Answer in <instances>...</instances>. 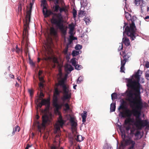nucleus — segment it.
<instances>
[{"label": "nucleus", "instance_id": "f257e3e1", "mask_svg": "<svg viewBox=\"0 0 149 149\" xmlns=\"http://www.w3.org/2000/svg\"><path fill=\"white\" fill-rule=\"evenodd\" d=\"M126 100L128 101L130 107L132 109V113L136 118L135 121L141 120L140 117L142 110L147 109L149 105L148 103L143 102L140 95L136 94L135 97L131 90L126 91Z\"/></svg>", "mask_w": 149, "mask_h": 149}, {"label": "nucleus", "instance_id": "f03ea898", "mask_svg": "<svg viewBox=\"0 0 149 149\" xmlns=\"http://www.w3.org/2000/svg\"><path fill=\"white\" fill-rule=\"evenodd\" d=\"M142 74V72L138 70L137 72L133 75L131 78L126 79L127 84V86L129 88L134 89L135 91V96L140 95V86L139 83L140 77Z\"/></svg>", "mask_w": 149, "mask_h": 149}, {"label": "nucleus", "instance_id": "7ed1b4c3", "mask_svg": "<svg viewBox=\"0 0 149 149\" xmlns=\"http://www.w3.org/2000/svg\"><path fill=\"white\" fill-rule=\"evenodd\" d=\"M66 10L65 8L60 7L59 9L60 13L54 14L51 19L52 23L55 24L58 28L62 34L64 36L66 34L67 29V28H65L64 26V20L61 13L63 11L65 12Z\"/></svg>", "mask_w": 149, "mask_h": 149}, {"label": "nucleus", "instance_id": "20e7f679", "mask_svg": "<svg viewBox=\"0 0 149 149\" xmlns=\"http://www.w3.org/2000/svg\"><path fill=\"white\" fill-rule=\"evenodd\" d=\"M137 18L135 16H133L132 18H131V19L130 20L132 23L130 24L129 26H127L126 27L125 31L123 32V34L124 33H126L128 36L130 37V39L132 40H134L136 36L135 33L136 28L134 21Z\"/></svg>", "mask_w": 149, "mask_h": 149}, {"label": "nucleus", "instance_id": "39448f33", "mask_svg": "<svg viewBox=\"0 0 149 149\" xmlns=\"http://www.w3.org/2000/svg\"><path fill=\"white\" fill-rule=\"evenodd\" d=\"M30 9L26 12V15L25 17V21H24V29L22 34V43H24V40L27 39V34L28 33V28L30 22L32 8V4L30 3Z\"/></svg>", "mask_w": 149, "mask_h": 149}, {"label": "nucleus", "instance_id": "423d86ee", "mask_svg": "<svg viewBox=\"0 0 149 149\" xmlns=\"http://www.w3.org/2000/svg\"><path fill=\"white\" fill-rule=\"evenodd\" d=\"M58 85L62 87L63 88V93L64 95L63 100L69 99L71 97V93L69 92V89L68 86H67L65 84L64 79H63L58 81Z\"/></svg>", "mask_w": 149, "mask_h": 149}, {"label": "nucleus", "instance_id": "0eeeda50", "mask_svg": "<svg viewBox=\"0 0 149 149\" xmlns=\"http://www.w3.org/2000/svg\"><path fill=\"white\" fill-rule=\"evenodd\" d=\"M42 123L40 125L38 126V128L40 132L42 128H45L46 125L49 124L51 121V118L49 117L47 114H45L42 116Z\"/></svg>", "mask_w": 149, "mask_h": 149}, {"label": "nucleus", "instance_id": "6e6552de", "mask_svg": "<svg viewBox=\"0 0 149 149\" xmlns=\"http://www.w3.org/2000/svg\"><path fill=\"white\" fill-rule=\"evenodd\" d=\"M148 124V122L147 120L135 121L134 123L136 127L139 130H141L145 126H147Z\"/></svg>", "mask_w": 149, "mask_h": 149}, {"label": "nucleus", "instance_id": "1a4fd4ad", "mask_svg": "<svg viewBox=\"0 0 149 149\" xmlns=\"http://www.w3.org/2000/svg\"><path fill=\"white\" fill-rule=\"evenodd\" d=\"M120 54L121 56L123 55V59H122L121 58V62L126 63V62L128 61L130 56L128 55V54H126L125 51H122V52H120Z\"/></svg>", "mask_w": 149, "mask_h": 149}, {"label": "nucleus", "instance_id": "9d476101", "mask_svg": "<svg viewBox=\"0 0 149 149\" xmlns=\"http://www.w3.org/2000/svg\"><path fill=\"white\" fill-rule=\"evenodd\" d=\"M125 110V112L122 111L120 112L122 117L125 118L126 116H127L128 117H130L132 116L131 111L127 109V108Z\"/></svg>", "mask_w": 149, "mask_h": 149}, {"label": "nucleus", "instance_id": "9b49d317", "mask_svg": "<svg viewBox=\"0 0 149 149\" xmlns=\"http://www.w3.org/2000/svg\"><path fill=\"white\" fill-rule=\"evenodd\" d=\"M63 106V105L54 106L55 108V109L54 110L55 113L56 114L58 115L59 116H61V113L59 111V110L61 109Z\"/></svg>", "mask_w": 149, "mask_h": 149}, {"label": "nucleus", "instance_id": "f8f14e48", "mask_svg": "<svg viewBox=\"0 0 149 149\" xmlns=\"http://www.w3.org/2000/svg\"><path fill=\"white\" fill-rule=\"evenodd\" d=\"M65 122L63 119V118L62 116H59L57 119V124H58L61 127H62L63 125L64 124Z\"/></svg>", "mask_w": 149, "mask_h": 149}, {"label": "nucleus", "instance_id": "ddd939ff", "mask_svg": "<svg viewBox=\"0 0 149 149\" xmlns=\"http://www.w3.org/2000/svg\"><path fill=\"white\" fill-rule=\"evenodd\" d=\"M131 141L132 140H130L128 139H125L123 140L121 143L120 146L123 147H124L125 146H127L130 143H131Z\"/></svg>", "mask_w": 149, "mask_h": 149}, {"label": "nucleus", "instance_id": "4468645a", "mask_svg": "<svg viewBox=\"0 0 149 149\" xmlns=\"http://www.w3.org/2000/svg\"><path fill=\"white\" fill-rule=\"evenodd\" d=\"M58 96L57 95H54L53 99V106L62 105L63 104H59L58 103Z\"/></svg>", "mask_w": 149, "mask_h": 149}, {"label": "nucleus", "instance_id": "2eb2a0df", "mask_svg": "<svg viewBox=\"0 0 149 149\" xmlns=\"http://www.w3.org/2000/svg\"><path fill=\"white\" fill-rule=\"evenodd\" d=\"M125 33H125H124V34H123V36L124 37L123 38L122 41L125 45L128 46L130 45V40L129 38L125 37V36H124V34Z\"/></svg>", "mask_w": 149, "mask_h": 149}, {"label": "nucleus", "instance_id": "dca6fc26", "mask_svg": "<svg viewBox=\"0 0 149 149\" xmlns=\"http://www.w3.org/2000/svg\"><path fill=\"white\" fill-rule=\"evenodd\" d=\"M42 12L45 18L49 17L50 15L53 14V13L51 11L47 10L45 12L44 9L42 10Z\"/></svg>", "mask_w": 149, "mask_h": 149}, {"label": "nucleus", "instance_id": "f3484780", "mask_svg": "<svg viewBox=\"0 0 149 149\" xmlns=\"http://www.w3.org/2000/svg\"><path fill=\"white\" fill-rule=\"evenodd\" d=\"M50 31L51 35L54 36H56L57 34V31L53 27H52L50 28Z\"/></svg>", "mask_w": 149, "mask_h": 149}, {"label": "nucleus", "instance_id": "a211bd4d", "mask_svg": "<svg viewBox=\"0 0 149 149\" xmlns=\"http://www.w3.org/2000/svg\"><path fill=\"white\" fill-rule=\"evenodd\" d=\"M126 102L124 100H123L122 102L121 103V104L118 108V110L120 109L122 110L125 109H126L127 107L125 105Z\"/></svg>", "mask_w": 149, "mask_h": 149}, {"label": "nucleus", "instance_id": "6ab92c4d", "mask_svg": "<svg viewBox=\"0 0 149 149\" xmlns=\"http://www.w3.org/2000/svg\"><path fill=\"white\" fill-rule=\"evenodd\" d=\"M41 102L42 103V105H46L50 103V98H48L47 99H42Z\"/></svg>", "mask_w": 149, "mask_h": 149}, {"label": "nucleus", "instance_id": "aec40b11", "mask_svg": "<svg viewBox=\"0 0 149 149\" xmlns=\"http://www.w3.org/2000/svg\"><path fill=\"white\" fill-rule=\"evenodd\" d=\"M87 112L84 111L83 113L81 114V116L82 119V122L83 123L85 122L86 121V118L87 117Z\"/></svg>", "mask_w": 149, "mask_h": 149}, {"label": "nucleus", "instance_id": "412c9836", "mask_svg": "<svg viewBox=\"0 0 149 149\" xmlns=\"http://www.w3.org/2000/svg\"><path fill=\"white\" fill-rule=\"evenodd\" d=\"M116 103H112L110 105V112H113L115 111L116 109Z\"/></svg>", "mask_w": 149, "mask_h": 149}, {"label": "nucleus", "instance_id": "4be33fe9", "mask_svg": "<svg viewBox=\"0 0 149 149\" xmlns=\"http://www.w3.org/2000/svg\"><path fill=\"white\" fill-rule=\"evenodd\" d=\"M65 69L66 70L70 72L71 71L74 69L70 65H66L65 67Z\"/></svg>", "mask_w": 149, "mask_h": 149}, {"label": "nucleus", "instance_id": "5701e85b", "mask_svg": "<svg viewBox=\"0 0 149 149\" xmlns=\"http://www.w3.org/2000/svg\"><path fill=\"white\" fill-rule=\"evenodd\" d=\"M133 120L130 117H128L126 118L125 120L124 124L125 125H127L128 124H130V122H132Z\"/></svg>", "mask_w": 149, "mask_h": 149}, {"label": "nucleus", "instance_id": "b1692460", "mask_svg": "<svg viewBox=\"0 0 149 149\" xmlns=\"http://www.w3.org/2000/svg\"><path fill=\"white\" fill-rule=\"evenodd\" d=\"M81 51L73 50L72 53V55L73 57L81 53Z\"/></svg>", "mask_w": 149, "mask_h": 149}, {"label": "nucleus", "instance_id": "393cba45", "mask_svg": "<svg viewBox=\"0 0 149 149\" xmlns=\"http://www.w3.org/2000/svg\"><path fill=\"white\" fill-rule=\"evenodd\" d=\"M125 63H123L122 62H121V67L120 68V72H124L125 73Z\"/></svg>", "mask_w": 149, "mask_h": 149}, {"label": "nucleus", "instance_id": "a878e982", "mask_svg": "<svg viewBox=\"0 0 149 149\" xmlns=\"http://www.w3.org/2000/svg\"><path fill=\"white\" fill-rule=\"evenodd\" d=\"M125 17L128 21L130 20L131 19V16L127 12L125 13Z\"/></svg>", "mask_w": 149, "mask_h": 149}, {"label": "nucleus", "instance_id": "bb28decb", "mask_svg": "<svg viewBox=\"0 0 149 149\" xmlns=\"http://www.w3.org/2000/svg\"><path fill=\"white\" fill-rule=\"evenodd\" d=\"M75 139L77 141L79 142H81L83 140L82 136L80 135H77Z\"/></svg>", "mask_w": 149, "mask_h": 149}, {"label": "nucleus", "instance_id": "cd10ccee", "mask_svg": "<svg viewBox=\"0 0 149 149\" xmlns=\"http://www.w3.org/2000/svg\"><path fill=\"white\" fill-rule=\"evenodd\" d=\"M63 104V106H64L65 107V109H64V110L65 111H66L70 109V106L68 103H66L64 104Z\"/></svg>", "mask_w": 149, "mask_h": 149}, {"label": "nucleus", "instance_id": "c85d7f7f", "mask_svg": "<svg viewBox=\"0 0 149 149\" xmlns=\"http://www.w3.org/2000/svg\"><path fill=\"white\" fill-rule=\"evenodd\" d=\"M20 130V127L16 125L15 127V128L13 129V130L12 132L13 134H15V132H19Z\"/></svg>", "mask_w": 149, "mask_h": 149}, {"label": "nucleus", "instance_id": "c756f323", "mask_svg": "<svg viewBox=\"0 0 149 149\" xmlns=\"http://www.w3.org/2000/svg\"><path fill=\"white\" fill-rule=\"evenodd\" d=\"M60 7L59 5L57 4H56L53 7L54 9V11L57 12L58 11V10H59Z\"/></svg>", "mask_w": 149, "mask_h": 149}, {"label": "nucleus", "instance_id": "7c9ffc66", "mask_svg": "<svg viewBox=\"0 0 149 149\" xmlns=\"http://www.w3.org/2000/svg\"><path fill=\"white\" fill-rule=\"evenodd\" d=\"M70 121L71 123V125L73 127H76L77 125V123L74 121L73 119L71 118L70 120Z\"/></svg>", "mask_w": 149, "mask_h": 149}, {"label": "nucleus", "instance_id": "2f4dec72", "mask_svg": "<svg viewBox=\"0 0 149 149\" xmlns=\"http://www.w3.org/2000/svg\"><path fill=\"white\" fill-rule=\"evenodd\" d=\"M74 26H75L73 23L69 25V27L70 29V30L71 31H73Z\"/></svg>", "mask_w": 149, "mask_h": 149}, {"label": "nucleus", "instance_id": "473e14b6", "mask_svg": "<svg viewBox=\"0 0 149 149\" xmlns=\"http://www.w3.org/2000/svg\"><path fill=\"white\" fill-rule=\"evenodd\" d=\"M111 99L112 100L116 99L117 98V94L116 93H114L111 95Z\"/></svg>", "mask_w": 149, "mask_h": 149}, {"label": "nucleus", "instance_id": "72a5a7b5", "mask_svg": "<svg viewBox=\"0 0 149 149\" xmlns=\"http://www.w3.org/2000/svg\"><path fill=\"white\" fill-rule=\"evenodd\" d=\"M74 66L75 69L78 70H80L82 68V66L79 64H76Z\"/></svg>", "mask_w": 149, "mask_h": 149}, {"label": "nucleus", "instance_id": "f704fd0d", "mask_svg": "<svg viewBox=\"0 0 149 149\" xmlns=\"http://www.w3.org/2000/svg\"><path fill=\"white\" fill-rule=\"evenodd\" d=\"M60 92L58 91V89L56 88L55 89V91L54 93V95H57V96L59 95Z\"/></svg>", "mask_w": 149, "mask_h": 149}, {"label": "nucleus", "instance_id": "c9c22d12", "mask_svg": "<svg viewBox=\"0 0 149 149\" xmlns=\"http://www.w3.org/2000/svg\"><path fill=\"white\" fill-rule=\"evenodd\" d=\"M42 4L43 5V9H47L46 7V1L45 0H42L41 2Z\"/></svg>", "mask_w": 149, "mask_h": 149}, {"label": "nucleus", "instance_id": "e433bc0d", "mask_svg": "<svg viewBox=\"0 0 149 149\" xmlns=\"http://www.w3.org/2000/svg\"><path fill=\"white\" fill-rule=\"evenodd\" d=\"M22 4L21 3H19L18 6V12L19 13H21L22 11Z\"/></svg>", "mask_w": 149, "mask_h": 149}, {"label": "nucleus", "instance_id": "4c0bfd02", "mask_svg": "<svg viewBox=\"0 0 149 149\" xmlns=\"http://www.w3.org/2000/svg\"><path fill=\"white\" fill-rule=\"evenodd\" d=\"M44 95L42 92H40L39 97V98L37 100V102H38V100H41V99H42L44 97Z\"/></svg>", "mask_w": 149, "mask_h": 149}, {"label": "nucleus", "instance_id": "58836bf2", "mask_svg": "<svg viewBox=\"0 0 149 149\" xmlns=\"http://www.w3.org/2000/svg\"><path fill=\"white\" fill-rule=\"evenodd\" d=\"M132 145L129 148V149H134V148L135 144V142L133 141H131Z\"/></svg>", "mask_w": 149, "mask_h": 149}, {"label": "nucleus", "instance_id": "ea45409f", "mask_svg": "<svg viewBox=\"0 0 149 149\" xmlns=\"http://www.w3.org/2000/svg\"><path fill=\"white\" fill-rule=\"evenodd\" d=\"M82 48V45H77L75 47L76 50H79Z\"/></svg>", "mask_w": 149, "mask_h": 149}, {"label": "nucleus", "instance_id": "a19ab883", "mask_svg": "<svg viewBox=\"0 0 149 149\" xmlns=\"http://www.w3.org/2000/svg\"><path fill=\"white\" fill-rule=\"evenodd\" d=\"M71 63L72 64V65L74 66L75 65L76 63V61L75 60V58H72L71 60Z\"/></svg>", "mask_w": 149, "mask_h": 149}, {"label": "nucleus", "instance_id": "79ce46f5", "mask_svg": "<svg viewBox=\"0 0 149 149\" xmlns=\"http://www.w3.org/2000/svg\"><path fill=\"white\" fill-rule=\"evenodd\" d=\"M50 103L48 104H47L46 105H45L46 106V107H45V109H44L45 111L46 112L49 110V107H50Z\"/></svg>", "mask_w": 149, "mask_h": 149}, {"label": "nucleus", "instance_id": "37998d69", "mask_svg": "<svg viewBox=\"0 0 149 149\" xmlns=\"http://www.w3.org/2000/svg\"><path fill=\"white\" fill-rule=\"evenodd\" d=\"M84 20L85 22L87 25L89 24V22H90V19L88 17L84 18Z\"/></svg>", "mask_w": 149, "mask_h": 149}, {"label": "nucleus", "instance_id": "c03bdc74", "mask_svg": "<svg viewBox=\"0 0 149 149\" xmlns=\"http://www.w3.org/2000/svg\"><path fill=\"white\" fill-rule=\"evenodd\" d=\"M77 11L74 8L72 10V14L73 15V17L74 18H75L76 17V15H77Z\"/></svg>", "mask_w": 149, "mask_h": 149}, {"label": "nucleus", "instance_id": "a18cd8bd", "mask_svg": "<svg viewBox=\"0 0 149 149\" xmlns=\"http://www.w3.org/2000/svg\"><path fill=\"white\" fill-rule=\"evenodd\" d=\"M68 45H67L63 51V52L65 54H67L68 50Z\"/></svg>", "mask_w": 149, "mask_h": 149}, {"label": "nucleus", "instance_id": "49530a36", "mask_svg": "<svg viewBox=\"0 0 149 149\" xmlns=\"http://www.w3.org/2000/svg\"><path fill=\"white\" fill-rule=\"evenodd\" d=\"M145 76L146 79L149 80V70H148L146 73Z\"/></svg>", "mask_w": 149, "mask_h": 149}, {"label": "nucleus", "instance_id": "de8ad7c7", "mask_svg": "<svg viewBox=\"0 0 149 149\" xmlns=\"http://www.w3.org/2000/svg\"><path fill=\"white\" fill-rule=\"evenodd\" d=\"M83 81L82 78L81 77H79L77 80V82L78 84H79L81 83V81Z\"/></svg>", "mask_w": 149, "mask_h": 149}, {"label": "nucleus", "instance_id": "09e8293b", "mask_svg": "<svg viewBox=\"0 0 149 149\" xmlns=\"http://www.w3.org/2000/svg\"><path fill=\"white\" fill-rule=\"evenodd\" d=\"M141 0H135L134 3L137 6L140 5Z\"/></svg>", "mask_w": 149, "mask_h": 149}, {"label": "nucleus", "instance_id": "8fccbe9b", "mask_svg": "<svg viewBox=\"0 0 149 149\" xmlns=\"http://www.w3.org/2000/svg\"><path fill=\"white\" fill-rule=\"evenodd\" d=\"M28 92L30 94V96H31L33 95V91L32 89H29Z\"/></svg>", "mask_w": 149, "mask_h": 149}, {"label": "nucleus", "instance_id": "3c124183", "mask_svg": "<svg viewBox=\"0 0 149 149\" xmlns=\"http://www.w3.org/2000/svg\"><path fill=\"white\" fill-rule=\"evenodd\" d=\"M84 11L82 10H80V12L79 13V15L80 17V16H81V15H84Z\"/></svg>", "mask_w": 149, "mask_h": 149}, {"label": "nucleus", "instance_id": "603ef678", "mask_svg": "<svg viewBox=\"0 0 149 149\" xmlns=\"http://www.w3.org/2000/svg\"><path fill=\"white\" fill-rule=\"evenodd\" d=\"M60 127L58 124H57L56 126V129L57 131H59L60 130Z\"/></svg>", "mask_w": 149, "mask_h": 149}, {"label": "nucleus", "instance_id": "864d4df0", "mask_svg": "<svg viewBox=\"0 0 149 149\" xmlns=\"http://www.w3.org/2000/svg\"><path fill=\"white\" fill-rule=\"evenodd\" d=\"M73 40H72V38L71 36H70V38L68 39L69 44H71Z\"/></svg>", "mask_w": 149, "mask_h": 149}, {"label": "nucleus", "instance_id": "5fc2aeb1", "mask_svg": "<svg viewBox=\"0 0 149 149\" xmlns=\"http://www.w3.org/2000/svg\"><path fill=\"white\" fill-rule=\"evenodd\" d=\"M42 106H43V105H42V104L41 102H40L39 103L37 104V106L39 108H41Z\"/></svg>", "mask_w": 149, "mask_h": 149}, {"label": "nucleus", "instance_id": "6e6d98bb", "mask_svg": "<svg viewBox=\"0 0 149 149\" xmlns=\"http://www.w3.org/2000/svg\"><path fill=\"white\" fill-rule=\"evenodd\" d=\"M29 63L33 66H35V63L32 61L30 60L29 61Z\"/></svg>", "mask_w": 149, "mask_h": 149}, {"label": "nucleus", "instance_id": "4d7b16f0", "mask_svg": "<svg viewBox=\"0 0 149 149\" xmlns=\"http://www.w3.org/2000/svg\"><path fill=\"white\" fill-rule=\"evenodd\" d=\"M140 134V132L139 131H137L134 134L135 136H138Z\"/></svg>", "mask_w": 149, "mask_h": 149}, {"label": "nucleus", "instance_id": "13d9d810", "mask_svg": "<svg viewBox=\"0 0 149 149\" xmlns=\"http://www.w3.org/2000/svg\"><path fill=\"white\" fill-rule=\"evenodd\" d=\"M121 136L123 140L125 139V133H122L121 134Z\"/></svg>", "mask_w": 149, "mask_h": 149}, {"label": "nucleus", "instance_id": "bf43d9fd", "mask_svg": "<svg viewBox=\"0 0 149 149\" xmlns=\"http://www.w3.org/2000/svg\"><path fill=\"white\" fill-rule=\"evenodd\" d=\"M130 128L131 127L130 125H128L125 128L126 130L127 131H129Z\"/></svg>", "mask_w": 149, "mask_h": 149}, {"label": "nucleus", "instance_id": "052dcab7", "mask_svg": "<svg viewBox=\"0 0 149 149\" xmlns=\"http://www.w3.org/2000/svg\"><path fill=\"white\" fill-rule=\"evenodd\" d=\"M39 86L40 87L43 88V84L42 82H40L39 84Z\"/></svg>", "mask_w": 149, "mask_h": 149}, {"label": "nucleus", "instance_id": "680f3d73", "mask_svg": "<svg viewBox=\"0 0 149 149\" xmlns=\"http://www.w3.org/2000/svg\"><path fill=\"white\" fill-rule=\"evenodd\" d=\"M146 67L147 68H149V62H147L146 63V65H145Z\"/></svg>", "mask_w": 149, "mask_h": 149}, {"label": "nucleus", "instance_id": "e2e57ef3", "mask_svg": "<svg viewBox=\"0 0 149 149\" xmlns=\"http://www.w3.org/2000/svg\"><path fill=\"white\" fill-rule=\"evenodd\" d=\"M9 76L11 78L14 79V75L12 74H9Z\"/></svg>", "mask_w": 149, "mask_h": 149}, {"label": "nucleus", "instance_id": "0e129e2a", "mask_svg": "<svg viewBox=\"0 0 149 149\" xmlns=\"http://www.w3.org/2000/svg\"><path fill=\"white\" fill-rule=\"evenodd\" d=\"M31 146L29 144H27L26 146V147L25 148V149H28L29 148V147H31Z\"/></svg>", "mask_w": 149, "mask_h": 149}, {"label": "nucleus", "instance_id": "69168bd1", "mask_svg": "<svg viewBox=\"0 0 149 149\" xmlns=\"http://www.w3.org/2000/svg\"><path fill=\"white\" fill-rule=\"evenodd\" d=\"M39 79L40 81H41L42 82L44 81V79L42 77H39Z\"/></svg>", "mask_w": 149, "mask_h": 149}, {"label": "nucleus", "instance_id": "338daca9", "mask_svg": "<svg viewBox=\"0 0 149 149\" xmlns=\"http://www.w3.org/2000/svg\"><path fill=\"white\" fill-rule=\"evenodd\" d=\"M70 36H71L72 38V40H73L77 39V38L74 37L73 35Z\"/></svg>", "mask_w": 149, "mask_h": 149}, {"label": "nucleus", "instance_id": "774afa93", "mask_svg": "<svg viewBox=\"0 0 149 149\" xmlns=\"http://www.w3.org/2000/svg\"><path fill=\"white\" fill-rule=\"evenodd\" d=\"M20 51H21L20 49H19V48L17 49L16 50V52H17L18 53H19L20 52Z\"/></svg>", "mask_w": 149, "mask_h": 149}]
</instances>
